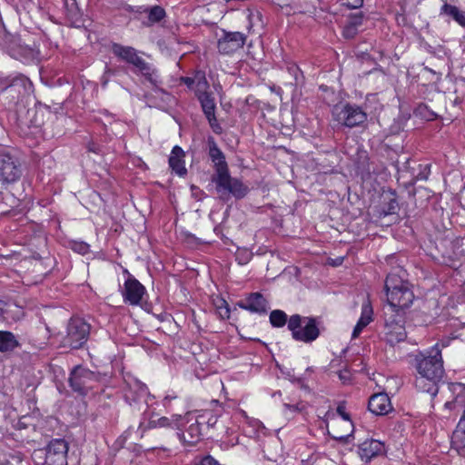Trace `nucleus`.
Masks as SVG:
<instances>
[{"instance_id":"nucleus-1","label":"nucleus","mask_w":465,"mask_h":465,"mask_svg":"<svg viewBox=\"0 0 465 465\" xmlns=\"http://www.w3.org/2000/svg\"><path fill=\"white\" fill-rule=\"evenodd\" d=\"M416 369L419 373L415 380L416 388L431 397L436 396L439 391V382L444 374L439 344L433 346L427 355L420 354L416 357Z\"/></svg>"},{"instance_id":"nucleus-26","label":"nucleus","mask_w":465,"mask_h":465,"mask_svg":"<svg viewBox=\"0 0 465 465\" xmlns=\"http://www.w3.org/2000/svg\"><path fill=\"white\" fill-rule=\"evenodd\" d=\"M181 440L186 442L189 445L196 444L202 438V432L200 429V422L196 420L194 422L191 423L186 431L183 433H178Z\"/></svg>"},{"instance_id":"nucleus-3","label":"nucleus","mask_w":465,"mask_h":465,"mask_svg":"<svg viewBox=\"0 0 465 465\" xmlns=\"http://www.w3.org/2000/svg\"><path fill=\"white\" fill-rule=\"evenodd\" d=\"M450 398L444 409L460 413V419L451 437V444L457 450L465 448V384L460 382L448 384Z\"/></svg>"},{"instance_id":"nucleus-21","label":"nucleus","mask_w":465,"mask_h":465,"mask_svg":"<svg viewBox=\"0 0 465 465\" xmlns=\"http://www.w3.org/2000/svg\"><path fill=\"white\" fill-rule=\"evenodd\" d=\"M373 310L369 300L364 302L361 306V317L352 331V338H357L361 331L372 322Z\"/></svg>"},{"instance_id":"nucleus-42","label":"nucleus","mask_w":465,"mask_h":465,"mask_svg":"<svg viewBox=\"0 0 465 465\" xmlns=\"http://www.w3.org/2000/svg\"><path fill=\"white\" fill-rule=\"evenodd\" d=\"M398 207V203L395 200H391L389 203V207L387 211H383L384 215H389L394 213Z\"/></svg>"},{"instance_id":"nucleus-11","label":"nucleus","mask_w":465,"mask_h":465,"mask_svg":"<svg viewBox=\"0 0 465 465\" xmlns=\"http://www.w3.org/2000/svg\"><path fill=\"white\" fill-rule=\"evenodd\" d=\"M97 381L98 377L94 372L81 366L75 367L69 378V383L73 391L81 395H85Z\"/></svg>"},{"instance_id":"nucleus-31","label":"nucleus","mask_w":465,"mask_h":465,"mask_svg":"<svg viewBox=\"0 0 465 465\" xmlns=\"http://www.w3.org/2000/svg\"><path fill=\"white\" fill-rule=\"evenodd\" d=\"M207 87H208V83H207L204 75L197 74V79H196L194 88H193V89H195L196 95L198 96V94L200 93L206 92Z\"/></svg>"},{"instance_id":"nucleus-14","label":"nucleus","mask_w":465,"mask_h":465,"mask_svg":"<svg viewBox=\"0 0 465 465\" xmlns=\"http://www.w3.org/2000/svg\"><path fill=\"white\" fill-rule=\"evenodd\" d=\"M237 305L243 310L258 314H266L268 311L267 301L260 292L250 293L245 300L240 301Z\"/></svg>"},{"instance_id":"nucleus-28","label":"nucleus","mask_w":465,"mask_h":465,"mask_svg":"<svg viewBox=\"0 0 465 465\" xmlns=\"http://www.w3.org/2000/svg\"><path fill=\"white\" fill-rule=\"evenodd\" d=\"M270 322L273 327H282L287 322V314L281 310H274L270 314Z\"/></svg>"},{"instance_id":"nucleus-6","label":"nucleus","mask_w":465,"mask_h":465,"mask_svg":"<svg viewBox=\"0 0 465 465\" xmlns=\"http://www.w3.org/2000/svg\"><path fill=\"white\" fill-rule=\"evenodd\" d=\"M331 115L338 124L349 128L361 125L367 120V114L360 106L351 104L334 105Z\"/></svg>"},{"instance_id":"nucleus-46","label":"nucleus","mask_w":465,"mask_h":465,"mask_svg":"<svg viewBox=\"0 0 465 465\" xmlns=\"http://www.w3.org/2000/svg\"><path fill=\"white\" fill-rule=\"evenodd\" d=\"M216 309L219 310L221 307L229 306L225 300L220 298L215 302Z\"/></svg>"},{"instance_id":"nucleus-37","label":"nucleus","mask_w":465,"mask_h":465,"mask_svg":"<svg viewBox=\"0 0 465 465\" xmlns=\"http://www.w3.org/2000/svg\"><path fill=\"white\" fill-rule=\"evenodd\" d=\"M343 5L349 8H359L362 5L363 0H341Z\"/></svg>"},{"instance_id":"nucleus-10","label":"nucleus","mask_w":465,"mask_h":465,"mask_svg":"<svg viewBox=\"0 0 465 465\" xmlns=\"http://www.w3.org/2000/svg\"><path fill=\"white\" fill-rule=\"evenodd\" d=\"M385 320V338L387 342L394 345L398 342L403 341L406 337V331L404 328V315L403 313H393L391 312H384Z\"/></svg>"},{"instance_id":"nucleus-23","label":"nucleus","mask_w":465,"mask_h":465,"mask_svg":"<svg viewBox=\"0 0 465 465\" xmlns=\"http://www.w3.org/2000/svg\"><path fill=\"white\" fill-rule=\"evenodd\" d=\"M184 153L179 146H174L172 150L171 156L169 158V165L173 172L178 175L183 176L186 174L187 170L184 166L183 161Z\"/></svg>"},{"instance_id":"nucleus-39","label":"nucleus","mask_w":465,"mask_h":465,"mask_svg":"<svg viewBox=\"0 0 465 465\" xmlns=\"http://www.w3.org/2000/svg\"><path fill=\"white\" fill-rule=\"evenodd\" d=\"M197 79V75L194 78L192 77H182L181 81L186 84L190 89L194 88V84Z\"/></svg>"},{"instance_id":"nucleus-34","label":"nucleus","mask_w":465,"mask_h":465,"mask_svg":"<svg viewBox=\"0 0 465 465\" xmlns=\"http://www.w3.org/2000/svg\"><path fill=\"white\" fill-rule=\"evenodd\" d=\"M329 434L331 436V438H333L334 440L340 441V442H348V440L349 438L351 436V432L350 431L349 433H346V434H342L341 433V431H337L335 430H333L332 432H330L329 431Z\"/></svg>"},{"instance_id":"nucleus-16","label":"nucleus","mask_w":465,"mask_h":465,"mask_svg":"<svg viewBox=\"0 0 465 465\" xmlns=\"http://www.w3.org/2000/svg\"><path fill=\"white\" fill-rule=\"evenodd\" d=\"M145 292V288L136 279L129 277L124 282V298L132 305H137Z\"/></svg>"},{"instance_id":"nucleus-25","label":"nucleus","mask_w":465,"mask_h":465,"mask_svg":"<svg viewBox=\"0 0 465 465\" xmlns=\"http://www.w3.org/2000/svg\"><path fill=\"white\" fill-rule=\"evenodd\" d=\"M18 347H20V342L13 332L0 331V352H10Z\"/></svg>"},{"instance_id":"nucleus-5","label":"nucleus","mask_w":465,"mask_h":465,"mask_svg":"<svg viewBox=\"0 0 465 465\" xmlns=\"http://www.w3.org/2000/svg\"><path fill=\"white\" fill-rule=\"evenodd\" d=\"M288 329L295 341L312 342L320 334L316 321L313 318H302L299 314L292 315L288 321Z\"/></svg>"},{"instance_id":"nucleus-27","label":"nucleus","mask_w":465,"mask_h":465,"mask_svg":"<svg viewBox=\"0 0 465 465\" xmlns=\"http://www.w3.org/2000/svg\"><path fill=\"white\" fill-rule=\"evenodd\" d=\"M10 86H22L26 90L27 87H31V82L23 75L14 78L11 83H7L6 79L0 78V93Z\"/></svg>"},{"instance_id":"nucleus-38","label":"nucleus","mask_w":465,"mask_h":465,"mask_svg":"<svg viewBox=\"0 0 465 465\" xmlns=\"http://www.w3.org/2000/svg\"><path fill=\"white\" fill-rule=\"evenodd\" d=\"M348 23L359 28L362 24V16L361 15H352L349 18Z\"/></svg>"},{"instance_id":"nucleus-17","label":"nucleus","mask_w":465,"mask_h":465,"mask_svg":"<svg viewBox=\"0 0 465 465\" xmlns=\"http://www.w3.org/2000/svg\"><path fill=\"white\" fill-rule=\"evenodd\" d=\"M124 398L128 401H136L147 393V387L136 378L128 376L124 380Z\"/></svg>"},{"instance_id":"nucleus-7","label":"nucleus","mask_w":465,"mask_h":465,"mask_svg":"<svg viewBox=\"0 0 465 465\" xmlns=\"http://www.w3.org/2000/svg\"><path fill=\"white\" fill-rule=\"evenodd\" d=\"M22 176L19 159L6 149H0V182L3 184L15 183Z\"/></svg>"},{"instance_id":"nucleus-41","label":"nucleus","mask_w":465,"mask_h":465,"mask_svg":"<svg viewBox=\"0 0 465 465\" xmlns=\"http://www.w3.org/2000/svg\"><path fill=\"white\" fill-rule=\"evenodd\" d=\"M199 465H218V462L212 456H206L201 460Z\"/></svg>"},{"instance_id":"nucleus-12","label":"nucleus","mask_w":465,"mask_h":465,"mask_svg":"<svg viewBox=\"0 0 465 465\" xmlns=\"http://www.w3.org/2000/svg\"><path fill=\"white\" fill-rule=\"evenodd\" d=\"M68 444L63 439L51 440L45 447V465H67Z\"/></svg>"},{"instance_id":"nucleus-44","label":"nucleus","mask_w":465,"mask_h":465,"mask_svg":"<svg viewBox=\"0 0 465 465\" xmlns=\"http://www.w3.org/2000/svg\"><path fill=\"white\" fill-rule=\"evenodd\" d=\"M339 378L343 382H346L347 381L350 380V371L347 370L341 371L339 372Z\"/></svg>"},{"instance_id":"nucleus-47","label":"nucleus","mask_w":465,"mask_h":465,"mask_svg":"<svg viewBox=\"0 0 465 465\" xmlns=\"http://www.w3.org/2000/svg\"><path fill=\"white\" fill-rule=\"evenodd\" d=\"M188 237H189L190 239H192V240H195V237H194L193 235H191V234H190Z\"/></svg>"},{"instance_id":"nucleus-35","label":"nucleus","mask_w":465,"mask_h":465,"mask_svg":"<svg viewBox=\"0 0 465 465\" xmlns=\"http://www.w3.org/2000/svg\"><path fill=\"white\" fill-rule=\"evenodd\" d=\"M283 407L285 410L298 412H303L306 410V404L303 402H298L296 404L284 403Z\"/></svg>"},{"instance_id":"nucleus-13","label":"nucleus","mask_w":465,"mask_h":465,"mask_svg":"<svg viewBox=\"0 0 465 465\" xmlns=\"http://www.w3.org/2000/svg\"><path fill=\"white\" fill-rule=\"evenodd\" d=\"M246 41V36L240 32H223L217 43L221 54H231L241 49Z\"/></svg>"},{"instance_id":"nucleus-2","label":"nucleus","mask_w":465,"mask_h":465,"mask_svg":"<svg viewBox=\"0 0 465 465\" xmlns=\"http://www.w3.org/2000/svg\"><path fill=\"white\" fill-rule=\"evenodd\" d=\"M384 289L388 302L384 312L404 314V310L409 308L414 300L410 283L400 275L390 273L386 278Z\"/></svg>"},{"instance_id":"nucleus-33","label":"nucleus","mask_w":465,"mask_h":465,"mask_svg":"<svg viewBox=\"0 0 465 465\" xmlns=\"http://www.w3.org/2000/svg\"><path fill=\"white\" fill-rule=\"evenodd\" d=\"M72 249L80 254H85L89 251V245L83 242H74L72 243Z\"/></svg>"},{"instance_id":"nucleus-22","label":"nucleus","mask_w":465,"mask_h":465,"mask_svg":"<svg viewBox=\"0 0 465 465\" xmlns=\"http://www.w3.org/2000/svg\"><path fill=\"white\" fill-rule=\"evenodd\" d=\"M198 99L206 118L213 126V123L216 122L214 99L207 92L200 93L198 94Z\"/></svg>"},{"instance_id":"nucleus-32","label":"nucleus","mask_w":465,"mask_h":465,"mask_svg":"<svg viewBox=\"0 0 465 465\" xmlns=\"http://www.w3.org/2000/svg\"><path fill=\"white\" fill-rule=\"evenodd\" d=\"M337 412L343 419V425L347 427V430H351V432H352V423L351 422L349 414L345 411V406L343 404H340L337 407Z\"/></svg>"},{"instance_id":"nucleus-36","label":"nucleus","mask_w":465,"mask_h":465,"mask_svg":"<svg viewBox=\"0 0 465 465\" xmlns=\"http://www.w3.org/2000/svg\"><path fill=\"white\" fill-rule=\"evenodd\" d=\"M357 33H358V28H356L355 26L351 25V24H349L347 22V24L344 25V28H343V35L346 38H352L356 35Z\"/></svg>"},{"instance_id":"nucleus-8","label":"nucleus","mask_w":465,"mask_h":465,"mask_svg":"<svg viewBox=\"0 0 465 465\" xmlns=\"http://www.w3.org/2000/svg\"><path fill=\"white\" fill-rule=\"evenodd\" d=\"M213 182L216 184L217 193L223 200L227 199L228 194H232L237 199L243 198L249 188L242 181L232 178L229 174V171L220 176H213Z\"/></svg>"},{"instance_id":"nucleus-30","label":"nucleus","mask_w":465,"mask_h":465,"mask_svg":"<svg viewBox=\"0 0 465 465\" xmlns=\"http://www.w3.org/2000/svg\"><path fill=\"white\" fill-rule=\"evenodd\" d=\"M164 16L165 11L159 5H154L148 9V19L152 24L160 22Z\"/></svg>"},{"instance_id":"nucleus-20","label":"nucleus","mask_w":465,"mask_h":465,"mask_svg":"<svg viewBox=\"0 0 465 465\" xmlns=\"http://www.w3.org/2000/svg\"><path fill=\"white\" fill-rule=\"evenodd\" d=\"M384 451V444L377 440H367L359 446V454L361 460H371Z\"/></svg>"},{"instance_id":"nucleus-29","label":"nucleus","mask_w":465,"mask_h":465,"mask_svg":"<svg viewBox=\"0 0 465 465\" xmlns=\"http://www.w3.org/2000/svg\"><path fill=\"white\" fill-rule=\"evenodd\" d=\"M452 251H446L442 253L443 257L447 258L449 261H455L460 258L461 251L460 248V241L456 239L452 242H450Z\"/></svg>"},{"instance_id":"nucleus-4","label":"nucleus","mask_w":465,"mask_h":465,"mask_svg":"<svg viewBox=\"0 0 465 465\" xmlns=\"http://www.w3.org/2000/svg\"><path fill=\"white\" fill-rule=\"evenodd\" d=\"M112 51L119 59L135 66L150 83L153 84H157L158 81L155 77L154 71L148 63L138 55L137 51L134 47L114 44Z\"/></svg>"},{"instance_id":"nucleus-43","label":"nucleus","mask_w":465,"mask_h":465,"mask_svg":"<svg viewBox=\"0 0 465 465\" xmlns=\"http://www.w3.org/2000/svg\"><path fill=\"white\" fill-rule=\"evenodd\" d=\"M113 74L112 70L107 68L104 74V75L102 76V84L103 85H106L108 81H109V77L110 75Z\"/></svg>"},{"instance_id":"nucleus-24","label":"nucleus","mask_w":465,"mask_h":465,"mask_svg":"<svg viewBox=\"0 0 465 465\" xmlns=\"http://www.w3.org/2000/svg\"><path fill=\"white\" fill-rule=\"evenodd\" d=\"M442 2L440 15L451 17L459 25L465 28V11L460 10L456 5L448 4L447 0H442Z\"/></svg>"},{"instance_id":"nucleus-45","label":"nucleus","mask_w":465,"mask_h":465,"mask_svg":"<svg viewBox=\"0 0 465 465\" xmlns=\"http://www.w3.org/2000/svg\"><path fill=\"white\" fill-rule=\"evenodd\" d=\"M217 420H218V416H217V415H213V414H212V415L208 418V420H207L206 423H207V425H208L209 427H214V426H215V424L217 423Z\"/></svg>"},{"instance_id":"nucleus-9","label":"nucleus","mask_w":465,"mask_h":465,"mask_svg":"<svg viewBox=\"0 0 465 465\" xmlns=\"http://www.w3.org/2000/svg\"><path fill=\"white\" fill-rule=\"evenodd\" d=\"M90 325L80 318H72L67 326L64 345L72 349L81 348L88 340Z\"/></svg>"},{"instance_id":"nucleus-40","label":"nucleus","mask_w":465,"mask_h":465,"mask_svg":"<svg viewBox=\"0 0 465 465\" xmlns=\"http://www.w3.org/2000/svg\"><path fill=\"white\" fill-rule=\"evenodd\" d=\"M217 312L222 319L230 318L231 311L229 306L221 307L219 310H217Z\"/></svg>"},{"instance_id":"nucleus-19","label":"nucleus","mask_w":465,"mask_h":465,"mask_svg":"<svg viewBox=\"0 0 465 465\" xmlns=\"http://www.w3.org/2000/svg\"><path fill=\"white\" fill-rule=\"evenodd\" d=\"M368 408L376 415H385L391 410L390 398L386 393L374 394L369 401Z\"/></svg>"},{"instance_id":"nucleus-15","label":"nucleus","mask_w":465,"mask_h":465,"mask_svg":"<svg viewBox=\"0 0 465 465\" xmlns=\"http://www.w3.org/2000/svg\"><path fill=\"white\" fill-rule=\"evenodd\" d=\"M181 415H172L170 418L168 417H161L154 419L153 415L149 417L148 423L145 424L144 421H141L139 425V429L142 432L146 431L147 430L156 429V428H171L181 430L180 421Z\"/></svg>"},{"instance_id":"nucleus-18","label":"nucleus","mask_w":465,"mask_h":465,"mask_svg":"<svg viewBox=\"0 0 465 465\" xmlns=\"http://www.w3.org/2000/svg\"><path fill=\"white\" fill-rule=\"evenodd\" d=\"M209 143V156L212 162L214 163L216 173L214 176H220L221 174L228 171V165L225 161L223 153L219 149L214 140L212 138L208 141Z\"/></svg>"}]
</instances>
